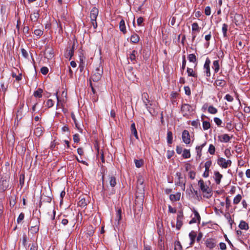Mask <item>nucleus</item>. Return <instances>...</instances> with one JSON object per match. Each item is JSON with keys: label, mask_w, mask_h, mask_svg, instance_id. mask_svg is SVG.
<instances>
[{"label": "nucleus", "mask_w": 250, "mask_h": 250, "mask_svg": "<svg viewBox=\"0 0 250 250\" xmlns=\"http://www.w3.org/2000/svg\"><path fill=\"white\" fill-rule=\"evenodd\" d=\"M198 186L203 193L204 197L208 198L211 196V188L205 184L203 180L201 179L198 181Z\"/></svg>", "instance_id": "obj_1"}, {"label": "nucleus", "mask_w": 250, "mask_h": 250, "mask_svg": "<svg viewBox=\"0 0 250 250\" xmlns=\"http://www.w3.org/2000/svg\"><path fill=\"white\" fill-rule=\"evenodd\" d=\"M103 74V68L100 63L96 65L93 74L91 77L94 82H98L101 80Z\"/></svg>", "instance_id": "obj_2"}, {"label": "nucleus", "mask_w": 250, "mask_h": 250, "mask_svg": "<svg viewBox=\"0 0 250 250\" xmlns=\"http://www.w3.org/2000/svg\"><path fill=\"white\" fill-rule=\"evenodd\" d=\"M98 14L99 10L96 7H93L90 11V18L91 20V22L94 29H96L97 27L96 19Z\"/></svg>", "instance_id": "obj_3"}, {"label": "nucleus", "mask_w": 250, "mask_h": 250, "mask_svg": "<svg viewBox=\"0 0 250 250\" xmlns=\"http://www.w3.org/2000/svg\"><path fill=\"white\" fill-rule=\"evenodd\" d=\"M184 218L182 211H179L177 216L176 228L178 230H180L183 225V220Z\"/></svg>", "instance_id": "obj_4"}, {"label": "nucleus", "mask_w": 250, "mask_h": 250, "mask_svg": "<svg viewBox=\"0 0 250 250\" xmlns=\"http://www.w3.org/2000/svg\"><path fill=\"white\" fill-rule=\"evenodd\" d=\"M218 164L224 168H227L228 167L230 166L231 161L229 160H226L223 158H219L217 160Z\"/></svg>", "instance_id": "obj_5"}, {"label": "nucleus", "mask_w": 250, "mask_h": 250, "mask_svg": "<svg viewBox=\"0 0 250 250\" xmlns=\"http://www.w3.org/2000/svg\"><path fill=\"white\" fill-rule=\"evenodd\" d=\"M191 110V106L190 105L187 104H182L181 107V111L184 116H188Z\"/></svg>", "instance_id": "obj_6"}, {"label": "nucleus", "mask_w": 250, "mask_h": 250, "mask_svg": "<svg viewBox=\"0 0 250 250\" xmlns=\"http://www.w3.org/2000/svg\"><path fill=\"white\" fill-rule=\"evenodd\" d=\"M44 57L46 59L50 60L54 57V51L53 49L51 47L48 46L45 48L44 50Z\"/></svg>", "instance_id": "obj_7"}, {"label": "nucleus", "mask_w": 250, "mask_h": 250, "mask_svg": "<svg viewBox=\"0 0 250 250\" xmlns=\"http://www.w3.org/2000/svg\"><path fill=\"white\" fill-rule=\"evenodd\" d=\"M200 28L199 27L198 24L197 22H194L192 24V40L194 41L196 35L195 32L199 33L200 32Z\"/></svg>", "instance_id": "obj_8"}, {"label": "nucleus", "mask_w": 250, "mask_h": 250, "mask_svg": "<svg viewBox=\"0 0 250 250\" xmlns=\"http://www.w3.org/2000/svg\"><path fill=\"white\" fill-rule=\"evenodd\" d=\"M210 61L208 58H207L205 61L204 65V69L205 70L204 73L206 74L207 77H209L210 76Z\"/></svg>", "instance_id": "obj_9"}, {"label": "nucleus", "mask_w": 250, "mask_h": 250, "mask_svg": "<svg viewBox=\"0 0 250 250\" xmlns=\"http://www.w3.org/2000/svg\"><path fill=\"white\" fill-rule=\"evenodd\" d=\"M182 140L186 144H189L190 142V138L189 132L187 130H184L182 132Z\"/></svg>", "instance_id": "obj_10"}, {"label": "nucleus", "mask_w": 250, "mask_h": 250, "mask_svg": "<svg viewBox=\"0 0 250 250\" xmlns=\"http://www.w3.org/2000/svg\"><path fill=\"white\" fill-rule=\"evenodd\" d=\"M144 179L142 177H139L137 180V189L142 193L144 191L145 186L144 185Z\"/></svg>", "instance_id": "obj_11"}, {"label": "nucleus", "mask_w": 250, "mask_h": 250, "mask_svg": "<svg viewBox=\"0 0 250 250\" xmlns=\"http://www.w3.org/2000/svg\"><path fill=\"white\" fill-rule=\"evenodd\" d=\"M193 213L194 214V217L189 221V224L196 223L197 222L198 223H200V222L201 217H200V216L199 213L198 212V211L197 210L194 209Z\"/></svg>", "instance_id": "obj_12"}, {"label": "nucleus", "mask_w": 250, "mask_h": 250, "mask_svg": "<svg viewBox=\"0 0 250 250\" xmlns=\"http://www.w3.org/2000/svg\"><path fill=\"white\" fill-rule=\"evenodd\" d=\"M205 244L207 248L209 249H212L216 246V241L214 239H208L206 241Z\"/></svg>", "instance_id": "obj_13"}, {"label": "nucleus", "mask_w": 250, "mask_h": 250, "mask_svg": "<svg viewBox=\"0 0 250 250\" xmlns=\"http://www.w3.org/2000/svg\"><path fill=\"white\" fill-rule=\"evenodd\" d=\"M196 236H197L196 232L194 231H191L189 233V237L190 239V246H192L194 243Z\"/></svg>", "instance_id": "obj_14"}, {"label": "nucleus", "mask_w": 250, "mask_h": 250, "mask_svg": "<svg viewBox=\"0 0 250 250\" xmlns=\"http://www.w3.org/2000/svg\"><path fill=\"white\" fill-rule=\"evenodd\" d=\"M148 98L149 96L147 93L144 92L142 94V100L146 107H147V105L150 102Z\"/></svg>", "instance_id": "obj_15"}, {"label": "nucleus", "mask_w": 250, "mask_h": 250, "mask_svg": "<svg viewBox=\"0 0 250 250\" xmlns=\"http://www.w3.org/2000/svg\"><path fill=\"white\" fill-rule=\"evenodd\" d=\"M137 54V51L133 50L129 54L128 59L130 60L131 62H133V63H134L136 61V55Z\"/></svg>", "instance_id": "obj_16"}, {"label": "nucleus", "mask_w": 250, "mask_h": 250, "mask_svg": "<svg viewBox=\"0 0 250 250\" xmlns=\"http://www.w3.org/2000/svg\"><path fill=\"white\" fill-rule=\"evenodd\" d=\"M43 128L42 126L36 127L34 130V134L36 136L40 137L42 135L43 133Z\"/></svg>", "instance_id": "obj_17"}, {"label": "nucleus", "mask_w": 250, "mask_h": 250, "mask_svg": "<svg viewBox=\"0 0 250 250\" xmlns=\"http://www.w3.org/2000/svg\"><path fill=\"white\" fill-rule=\"evenodd\" d=\"M239 227L241 229L248 230L249 229V225L244 221H241L239 225Z\"/></svg>", "instance_id": "obj_18"}, {"label": "nucleus", "mask_w": 250, "mask_h": 250, "mask_svg": "<svg viewBox=\"0 0 250 250\" xmlns=\"http://www.w3.org/2000/svg\"><path fill=\"white\" fill-rule=\"evenodd\" d=\"M119 28L121 30L124 34H125L126 32L125 22L124 20H122L119 23Z\"/></svg>", "instance_id": "obj_19"}, {"label": "nucleus", "mask_w": 250, "mask_h": 250, "mask_svg": "<svg viewBox=\"0 0 250 250\" xmlns=\"http://www.w3.org/2000/svg\"><path fill=\"white\" fill-rule=\"evenodd\" d=\"M87 204V201L83 197H80V200L78 202V205L82 207L86 206Z\"/></svg>", "instance_id": "obj_20"}, {"label": "nucleus", "mask_w": 250, "mask_h": 250, "mask_svg": "<svg viewBox=\"0 0 250 250\" xmlns=\"http://www.w3.org/2000/svg\"><path fill=\"white\" fill-rule=\"evenodd\" d=\"M220 141L222 142L228 143L230 140V137L227 134H224L220 137Z\"/></svg>", "instance_id": "obj_21"}, {"label": "nucleus", "mask_w": 250, "mask_h": 250, "mask_svg": "<svg viewBox=\"0 0 250 250\" xmlns=\"http://www.w3.org/2000/svg\"><path fill=\"white\" fill-rule=\"evenodd\" d=\"M140 38L136 34H133L130 37V41L132 43H136L139 41Z\"/></svg>", "instance_id": "obj_22"}, {"label": "nucleus", "mask_w": 250, "mask_h": 250, "mask_svg": "<svg viewBox=\"0 0 250 250\" xmlns=\"http://www.w3.org/2000/svg\"><path fill=\"white\" fill-rule=\"evenodd\" d=\"M212 68L214 69V72L215 73H217L218 72L219 68H220L218 60H216V61H213Z\"/></svg>", "instance_id": "obj_23"}, {"label": "nucleus", "mask_w": 250, "mask_h": 250, "mask_svg": "<svg viewBox=\"0 0 250 250\" xmlns=\"http://www.w3.org/2000/svg\"><path fill=\"white\" fill-rule=\"evenodd\" d=\"M167 142L168 144H171L172 143L173 135L172 132L170 131H168L167 133Z\"/></svg>", "instance_id": "obj_24"}, {"label": "nucleus", "mask_w": 250, "mask_h": 250, "mask_svg": "<svg viewBox=\"0 0 250 250\" xmlns=\"http://www.w3.org/2000/svg\"><path fill=\"white\" fill-rule=\"evenodd\" d=\"M39 16L40 14L38 12H34L33 13L31 14L30 18L33 21L36 22L37 21Z\"/></svg>", "instance_id": "obj_25"}, {"label": "nucleus", "mask_w": 250, "mask_h": 250, "mask_svg": "<svg viewBox=\"0 0 250 250\" xmlns=\"http://www.w3.org/2000/svg\"><path fill=\"white\" fill-rule=\"evenodd\" d=\"M122 219V210L121 209H119L116 213V217L115 220L117 222V224H119L120 221Z\"/></svg>", "instance_id": "obj_26"}, {"label": "nucleus", "mask_w": 250, "mask_h": 250, "mask_svg": "<svg viewBox=\"0 0 250 250\" xmlns=\"http://www.w3.org/2000/svg\"><path fill=\"white\" fill-rule=\"evenodd\" d=\"M131 131L132 133L134 135L136 139H138L137 131L135 127V125L134 123H132L131 125Z\"/></svg>", "instance_id": "obj_27"}, {"label": "nucleus", "mask_w": 250, "mask_h": 250, "mask_svg": "<svg viewBox=\"0 0 250 250\" xmlns=\"http://www.w3.org/2000/svg\"><path fill=\"white\" fill-rule=\"evenodd\" d=\"M180 194L177 193L176 194L170 195L169 198L172 201H177L180 199Z\"/></svg>", "instance_id": "obj_28"}, {"label": "nucleus", "mask_w": 250, "mask_h": 250, "mask_svg": "<svg viewBox=\"0 0 250 250\" xmlns=\"http://www.w3.org/2000/svg\"><path fill=\"white\" fill-rule=\"evenodd\" d=\"M228 25L226 23H224L222 25V30L223 33V36L224 38H227V31H228Z\"/></svg>", "instance_id": "obj_29"}, {"label": "nucleus", "mask_w": 250, "mask_h": 250, "mask_svg": "<svg viewBox=\"0 0 250 250\" xmlns=\"http://www.w3.org/2000/svg\"><path fill=\"white\" fill-rule=\"evenodd\" d=\"M222 178V175L220 173H215L214 178L217 184H220Z\"/></svg>", "instance_id": "obj_30"}, {"label": "nucleus", "mask_w": 250, "mask_h": 250, "mask_svg": "<svg viewBox=\"0 0 250 250\" xmlns=\"http://www.w3.org/2000/svg\"><path fill=\"white\" fill-rule=\"evenodd\" d=\"M188 59L190 62L196 63L197 64V59L196 56L193 54H190L188 56Z\"/></svg>", "instance_id": "obj_31"}, {"label": "nucleus", "mask_w": 250, "mask_h": 250, "mask_svg": "<svg viewBox=\"0 0 250 250\" xmlns=\"http://www.w3.org/2000/svg\"><path fill=\"white\" fill-rule=\"evenodd\" d=\"M187 73L188 76H192L193 77H197V75L196 73H195L192 68H187Z\"/></svg>", "instance_id": "obj_32"}, {"label": "nucleus", "mask_w": 250, "mask_h": 250, "mask_svg": "<svg viewBox=\"0 0 250 250\" xmlns=\"http://www.w3.org/2000/svg\"><path fill=\"white\" fill-rule=\"evenodd\" d=\"M135 166L137 167H141L144 165V160L143 159H139L134 160Z\"/></svg>", "instance_id": "obj_33"}, {"label": "nucleus", "mask_w": 250, "mask_h": 250, "mask_svg": "<svg viewBox=\"0 0 250 250\" xmlns=\"http://www.w3.org/2000/svg\"><path fill=\"white\" fill-rule=\"evenodd\" d=\"M43 91L41 88H38L34 93V96L36 97L41 98L42 97V93Z\"/></svg>", "instance_id": "obj_34"}, {"label": "nucleus", "mask_w": 250, "mask_h": 250, "mask_svg": "<svg viewBox=\"0 0 250 250\" xmlns=\"http://www.w3.org/2000/svg\"><path fill=\"white\" fill-rule=\"evenodd\" d=\"M208 110L209 113L212 114H215L218 111L217 108L213 107L212 105L209 106Z\"/></svg>", "instance_id": "obj_35"}, {"label": "nucleus", "mask_w": 250, "mask_h": 250, "mask_svg": "<svg viewBox=\"0 0 250 250\" xmlns=\"http://www.w3.org/2000/svg\"><path fill=\"white\" fill-rule=\"evenodd\" d=\"M215 83L217 85L223 87L226 84V82L224 80H216Z\"/></svg>", "instance_id": "obj_36"}, {"label": "nucleus", "mask_w": 250, "mask_h": 250, "mask_svg": "<svg viewBox=\"0 0 250 250\" xmlns=\"http://www.w3.org/2000/svg\"><path fill=\"white\" fill-rule=\"evenodd\" d=\"M211 165V161H208L205 164V170L204 172H209V167Z\"/></svg>", "instance_id": "obj_37"}, {"label": "nucleus", "mask_w": 250, "mask_h": 250, "mask_svg": "<svg viewBox=\"0 0 250 250\" xmlns=\"http://www.w3.org/2000/svg\"><path fill=\"white\" fill-rule=\"evenodd\" d=\"M182 249L181 243L179 241H176L175 242L174 250H183Z\"/></svg>", "instance_id": "obj_38"}, {"label": "nucleus", "mask_w": 250, "mask_h": 250, "mask_svg": "<svg viewBox=\"0 0 250 250\" xmlns=\"http://www.w3.org/2000/svg\"><path fill=\"white\" fill-rule=\"evenodd\" d=\"M242 199L241 195L240 194L237 195L233 199V204H238Z\"/></svg>", "instance_id": "obj_39"}, {"label": "nucleus", "mask_w": 250, "mask_h": 250, "mask_svg": "<svg viewBox=\"0 0 250 250\" xmlns=\"http://www.w3.org/2000/svg\"><path fill=\"white\" fill-rule=\"evenodd\" d=\"M183 156L185 158H188L190 157V151L189 150L185 149L183 150Z\"/></svg>", "instance_id": "obj_40"}, {"label": "nucleus", "mask_w": 250, "mask_h": 250, "mask_svg": "<svg viewBox=\"0 0 250 250\" xmlns=\"http://www.w3.org/2000/svg\"><path fill=\"white\" fill-rule=\"evenodd\" d=\"M210 127V124L209 122L204 121L203 122V128L204 130H207Z\"/></svg>", "instance_id": "obj_41"}, {"label": "nucleus", "mask_w": 250, "mask_h": 250, "mask_svg": "<svg viewBox=\"0 0 250 250\" xmlns=\"http://www.w3.org/2000/svg\"><path fill=\"white\" fill-rule=\"evenodd\" d=\"M74 46H75V44H73L71 48L70 49V50L68 51V52L67 53V57H70V59L74 55Z\"/></svg>", "instance_id": "obj_42"}, {"label": "nucleus", "mask_w": 250, "mask_h": 250, "mask_svg": "<svg viewBox=\"0 0 250 250\" xmlns=\"http://www.w3.org/2000/svg\"><path fill=\"white\" fill-rule=\"evenodd\" d=\"M208 151L210 154H214L215 151V146L212 144L210 145L209 146Z\"/></svg>", "instance_id": "obj_43"}, {"label": "nucleus", "mask_w": 250, "mask_h": 250, "mask_svg": "<svg viewBox=\"0 0 250 250\" xmlns=\"http://www.w3.org/2000/svg\"><path fill=\"white\" fill-rule=\"evenodd\" d=\"M30 230L32 233H36L39 231V227L37 226H32L31 227Z\"/></svg>", "instance_id": "obj_44"}, {"label": "nucleus", "mask_w": 250, "mask_h": 250, "mask_svg": "<svg viewBox=\"0 0 250 250\" xmlns=\"http://www.w3.org/2000/svg\"><path fill=\"white\" fill-rule=\"evenodd\" d=\"M110 185L111 187H114L116 185V179L114 177H111L109 181Z\"/></svg>", "instance_id": "obj_45"}, {"label": "nucleus", "mask_w": 250, "mask_h": 250, "mask_svg": "<svg viewBox=\"0 0 250 250\" xmlns=\"http://www.w3.org/2000/svg\"><path fill=\"white\" fill-rule=\"evenodd\" d=\"M24 179H25L24 175L23 174H21V175L20 176V184L21 187H22L24 184Z\"/></svg>", "instance_id": "obj_46"}, {"label": "nucleus", "mask_w": 250, "mask_h": 250, "mask_svg": "<svg viewBox=\"0 0 250 250\" xmlns=\"http://www.w3.org/2000/svg\"><path fill=\"white\" fill-rule=\"evenodd\" d=\"M53 105H54V102H53V100H52L51 99H49L47 101L46 106L48 108L52 107L53 106Z\"/></svg>", "instance_id": "obj_47"}, {"label": "nucleus", "mask_w": 250, "mask_h": 250, "mask_svg": "<svg viewBox=\"0 0 250 250\" xmlns=\"http://www.w3.org/2000/svg\"><path fill=\"white\" fill-rule=\"evenodd\" d=\"M34 34L37 36L40 37L43 34V31L41 29H36L34 31Z\"/></svg>", "instance_id": "obj_48"}, {"label": "nucleus", "mask_w": 250, "mask_h": 250, "mask_svg": "<svg viewBox=\"0 0 250 250\" xmlns=\"http://www.w3.org/2000/svg\"><path fill=\"white\" fill-rule=\"evenodd\" d=\"M214 121L218 126H221L222 123L221 120L217 117H215L214 118Z\"/></svg>", "instance_id": "obj_49"}, {"label": "nucleus", "mask_w": 250, "mask_h": 250, "mask_svg": "<svg viewBox=\"0 0 250 250\" xmlns=\"http://www.w3.org/2000/svg\"><path fill=\"white\" fill-rule=\"evenodd\" d=\"M226 207L227 210H229V207L230 206V200L229 199L228 197L226 198Z\"/></svg>", "instance_id": "obj_50"}, {"label": "nucleus", "mask_w": 250, "mask_h": 250, "mask_svg": "<svg viewBox=\"0 0 250 250\" xmlns=\"http://www.w3.org/2000/svg\"><path fill=\"white\" fill-rule=\"evenodd\" d=\"M12 77L13 78H15L16 80L18 81H19L21 79V74H20L19 75H17L16 73H14V72L12 73Z\"/></svg>", "instance_id": "obj_51"}, {"label": "nucleus", "mask_w": 250, "mask_h": 250, "mask_svg": "<svg viewBox=\"0 0 250 250\" xmlns=\"http://www.w3.org/2000/svg\"><path fill=\"white\" fill-rule=\"evenodd\" d=\"M41 73L43 75H46L48 72V69L47 67H42L41 69Z\"/></svg>", "instance_id": "obj_52"}, {"label": "nucleus", "mask_w": 250, "mask_h": 250, "mask_svg": "<svg viewBox=\"0 0 250 250\" xmlns=\"http://www.w3.org/2000/svg\"><path fill=\"white\" fill-rule=\"evenodd\" d=\"M183 61H182V67H181V69L182 70H184L185 68V67H186V56L185 55H184L183 56Z\"/></svg>", "instance_id": "obj_53"}, {"label": "nucleus", "mask_w": 250, "mask_h": 250, "mask_svg": "<svg viewBox=\"0 0 250 250\" xmlns=\"http://www.w3.org/2000/svg\"><path fill=\"white\" fill-rule=\"evenodd\" d=\"M205 14L207 16H209L211 14V9L209 6H207L205 9Z\"/></svg>", "instance_id": "obj_54"}, {"label": "nucleus", "mask_w": 250, "mask_h": 250, "mask_svg": "<svg viewBox=\"0 0 250 250\" xmlns=\"http://www.w3.org/2000/svg\"><path fill=\"white\" fill-rule=\"evenodd\" d=\"M225 99L229 102H231L233 100V98L229 94H227L225 97Z\"/></svg>", "instance_id": "obj_55"}, {"label": "nucleus", "mask_w": 250, "mask_h": 250, "mask_svg": "<svg viewBox=\"0 0 250 250\" xmlns=\"http://www.w3.org/2000/svg\"><path fill=\"white\" fill-rule=\"evenodd\" d=\"M226 128L229 131L231 130L233 128V126L231 121L228 122L226 124Z\"/></svg>", "instance_id": "obj_56"}, {"label": "nucleus", "mask_w": 250, "mask_h": 250, "mask_svg": "<svg viewBox=\"0 0 250 250\" xmlns=\"http://www.w3.org/2000/svg\"><path fill=\"white\" fill-rule=\"evenodd\" d=\"M24 217V215L23 213H21L17 219V222L19 223L21 222L22 220H23Z\"/></svg>", "instance_id": "obj_57"}, {"label": "nucleus", "mask_w": 250, "mask_h": 250, "mask_svg": "<svg viewBox=\"0 0 250 250\" xmlns=\"http://www.w3.org/2000/svg\"><path fill=\"white\" fill-rule=\"evenodd\" d=\"M21 52L22 56L24 58H27L28 57V52H27V51L25 49H24V48H22L21 49Z\"/></svg>", "instance_id": "obj_58"}, {"label": "nucleus", "mask_w": 250, "mask_h": 250, "mask_svg": "<svg viewBox=\"0 0 250 250\" xmlns=\"http://www.w3.org/2000/svg\"><path fill=\"white\" fill-rule=\"evenodd\" d=\"M73 140L75 143H78L79 142L80 138L78 134H75L73 135Z\"/></svg>", "instance_id": "obj_59"}, {"label": "nucleus", "mask_w": 250, "mask_h": 250, "mask_svg": "<svg viewBox=\"0 0 250 250\" xmlns=\"http://www.w3.org/2000/svg\"><path fill=\"white\" fill-rule=\"evenodd\" d=\"M184 90H185V93L187 95H190V94H191V92H190V89L189 88V87L188 86H185L184 87Z\"/></svg>", "instance_id": "obj_60"}, {"label": "nucleus", "mask_w": 250, "mask_h": 250, "mask_svg": "<svg viewBox=\"0 0 250 250\" xmlns=\"http://www.w3.org/2000/svg\"><path fill=\"white\" fill-rule=\"evenodd\" d=\"M38 246L37 244L33 243L30 248L29 250H38Z\"/></svg>", "instance_id": "obj_61"}, {"label": "nucleus", "mask_w": 250, "mask_h": 250, "mask_svg": "<svg viewBox=\"0 0 250 250\" xmlns=\"http://www.w3.org/2000/svg\"><path fill=\"white\" fill-rule=\"evenodd\" d=\"M191 125L195 127H198V125H200V123H199V120H196V121H193L192 122H191Z\"/></svg>", "instance_id": "obj_62"}, {"label": "nucleus", "mask_w": 250, "mask_h": 250, "mask_svg": "<svg viewBox=\"0 0 250 250\" xmlns=\"http://www.w3.org/2000/svg\"><path fill=\"white\" fill-rule=\"evenodd\" d=\"M174 152L173 151L167 150V158L170 159L173 155Z\"/></svg>", "instance_id": "obj_63"}, {"label": "nucleus", "mask_w": 250, "mask_h": 250, "mask_svg": "<svg viewBox=\"0 0 250 250\" xmlns=\"http://www.w3.org/2000/svg\"><path fill=\"white\" fill-rule=\"evenodd\" d=\"M220 249L221 250H226L227 249L226 245L225 243L221 242L219 244Z\"/></svg>", "instance_id": "obj_64"}]
</instances>
